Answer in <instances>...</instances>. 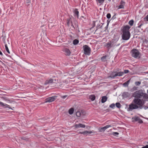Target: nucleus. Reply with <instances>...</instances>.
<instances>
[{
  "instance_id": "1",
  "label": "nucleus",
  "mask_w": 148,
  "mask_h": 148,
  "mask_svg": "<svg viewBox=\"0 0 148 148\" xmlns=\"http://www.w3.org/2000/svg\"><path fill=\"white\" fill-rule=\"evenodd\" d=\"M122 39L124 40H127L130 38V26H123L121 29Z\"/></svg>"
},
{
  "instance_id": "2",
  "label": "nucleus",
  "mask_w": 148,
  "mask_h": 148,
  "mask_svg": "<svg viewBox=\"0 0 148 148\" xmlns=\"http://www.w3.org/2000/svg\"><path fill=\"white\" fill-rule=\"evenodd\" d=\"M134 102L135 104L132 103L130 105V110L138 108V107L136 104L142 107L143 104L142 101L140 99L136 98L134 99Z\"/></svg>"
},
{
  "instance_id": "3",
  "label": "nucleus",
  "mask_w": 148,
  "mask_h": 148,
  "mask_svg": "<svg viewBox=\"0 0 148 148\" xmlns=\"http://www.w3.org/2000/svg\"><path fill=\"white\" fill-rule=\"evenodd\" d=\"M131 52L132 57L136 58H140V53L138 50L136 49H133L131 51Z\"/></svg>"
},
{
  "instance_id": "4",
  "label": "nucleus",
  "mask_w": 148,
  "mask_h": 148,
  "mask_svg": "<svg viewBox=\"0 0 148 148\" xmlns=\"http://www.w3.org/2000/svg\"><path fill=\"white\" fill-rule=\"evenodd\" d=\"M84 53L85 55H89L90 54L91 49L89 46L86 45L83 46Z\"/></svg>"
},
{
  "instance_id": "5",
  "label": "nucleus",
  "mask_w": 148,
  "mask_h": 148,
  "mask_svg": "<svg viewBox=\"0 0 148 148\" xmlns=\"http://www.w3.org/2000/svg\"><path fill=\"white\" fill-rule=\"evenodd\" d=\"M57 96H54L47 98L46 99L45 102H51L54 101L57 98Z\"/></svg>"
},
{
  "instance_id": "6",
  "label": "nucleus",
  "mask_w": 148,
  "mask_h": 148,
  "mask_svg": "<svg viewBox=\"0 0 148 148\" xmlns=\"http://www.w3.org/2000/svg\"><path fill=\"white\" fill-rule=\"evenodd\" d=\"M142 96V93L139 91H137L135 92L133 94V96L136 98H140Z\"/></svg>"
},
{
  "instance_id": "7",
  "label": "nucleus",
  "mask_w": 148,
  "mask_h": 148,
  "mask_svg": "<svg viewBox=\"0 0 148 148\" xmlns=\"http://www.w3.org/2000/svg\"><path fill=\"white\" fill-rule=\"evenodd\" d=\"M111 126L110 125H107L103 127H102L99 128L98 130L100 132H103L105 131V130L108 128L109 127H111Z\"/></svg>"
},
{
  "instance_id": "8",
  "label": "nucleus",
  "mask_w": 148,
  "mask_h": 148,
  "mask_svg": "<svg viewBox=\"0 0 148 148\" xmlns=\"http://www.w3.org/2000/svg\"><path fill=\"white\" fill-rule=\"evenodd\" d=\"M53 79L50 78L46 80L44 83L45 85H46L47 84H52L53 83Z\"/></svg>"
},
{
  "instance_id": "9",
  "label": "nucleus",
  "mask_w": 148,
  "mask_h": 148,
  "mask_svg": "<svg viewBox=\"0 0 148 148\" xmlns=\"http://www.w3.org/2000/svg\"><path fill=\"white\" fill-rule=\"evenodd\" d=\"M133 121H138L140 123H143V121L138 117L135 116L132 118Z\"/></svg>"
},
{
  "instance_id": "10",
  "label": "nucleus",
  "mask_w": 148,
  "mask_h": 148,
  "mask_svg": "<svg viewBox=\"0 0 148 148\" xmlns=\"http://www.w3.org/2000/svg\"><path fill=\"white\" fill-rule=\"evenodd\" d=\"M0 105L3 107L5 108H9L11 109L10 106L5 103H4L0 101Z\"/></svg>"
},
{
  "instance_id": "11",
  "label": "nucleus",
  "mask_w": 148,
  "mask_h": 148,
  "mask_svg": "<svg viewBox=\"0 0 148 148\" xmlns=\"http://www.w3.org/2000/svg\"><path fill=\"white\" fill-rule=\"evenodd\" d=\"M63 51L66 56H69L70 55L71 51L69 49L65 48L64 49Z\"/></svg>"
},
{
  "instance_id": "12",
  "label": "nucleus",
  "mask_w": 148,
  "mask_h": 148,
  "mask_svg": "<svg viewBox=\"0 0 148 148\" xmlns=\"http://www.w3.org/2000/svg\"><path fill=\"white\" fill-rule=\"evenodd\" d=\"M86 125H85L82 124L81 123H79L78 124H75L74 125V127L75 128H85Z\"/></svg>"
},
{
  "instance_id": "13",
  "label": "nucleus",
  "mask_w": 148,
  "mask_h": 148,
  "mask_svg": "<svg viewBox=\"0 0 148 148\" xmlns=\"http://www.w3.org/2000/svg\"><path fill=\"white\" fill-rule=\"evenodd\" d=\"M92 133V131H88L86 130L83 132H79V134H82L83 135H86L91 134Z\"/></svg>"
},
{
  "instance_id": "14",
  "label": "nucleus",
  "mask_w": 148,
  "mask_h": 148,
  "mask_svg": "<svg viewBox=\"0 0 148 148\" xmlns=\"http://www.w3.org/2000/svg\"><path fill=\"white\" fill-rule=\"evenodd\" d=\"M116 72H113L111 73L110 74V75L108 76V78H109L110 77L112 79H115L116 77Z\"/></svg>"
},
{
  "instance_id": "15",
  "label": "nucleus",
  "mask_w": 148,
  "mask_h": 148,
  "mask_svg": "<svg viewBox=\"0 0 148 148\" xmlns=\"http://www.w3.org/2000/svg\"><path fill=\"white\" fill-rule=\"evenodd\" d=\"M74 15L76 16L78 18H79V12L78 11V9L75 8L74 11Z\"/></svg>"
},
{
  "instance_id": "16",
  "label": "nucleus",
  "mask_w": 148,
  "mask_h": 148,
  "mask_svg": "<svg viewBox=\"0 0 148 148\" xmlns=\"http://www.w3.org/2000/svg\"><path fill=\"white\" fill-rule=\"evenodd\" d=\"M122 96L123 98H127L130 96V93L127 92H124L122 93Z\"/></svg>"
},
{
  "instance_id": "17",
  "label": "nucleus",
  "mask_w": 148,
  "mask_h": 148,
  "mask_svg": "<svg viewBox=\"0 0 148 148\" xmlns=\"http://www.w3.org/2000/svg\"><path fill=\"white\" fill-rule=\"evenodd\" d=\"M125 3L124 1H121L120 2V5L118 6V9L123 8H124V5Z\"/></svg>"
},
{
  "instance_id": "18",
  "label": "nucleus",
  "mask_w": 148,
  "mask_h": 148,
  "mask_svg": "<svg viewBox=\"0 0 148 148\" xmlns=\"http://www.w3.org/2000/svg\"><path fill=\"white\" fill-rule=\"evenodd\" d=\"M72 23L71 18V17L67 19L66 23L68 26H69L71 25V24H72Z\"/></svg>"
},
{
  "instance_id": "19",
  "label": "nucleus",
  "mask_w": 148,
  "mask_h": 148,
  "mask_svg": "<svg viewBox=\"0 0 148 148\" xmlns=\"http://www.w3.org/2000/svg\"><path fill=\"white\" fill-rule=\"evenodd\" d=\"M124 73L123 72H116V76H121L123 75Z\"/></svg>"
},
{
  "instance_id": "20",
  "label": "nucleus",
  "mask_w": 148,
  "mask_h": 148,
  "mask_svg": "<svg viewBox=\"0 0 148 148\" xmlns=\"http://www.w3.org/2000/svg\"><path fill=\"white\" fill-rule=\"evenodd\" d=\"M107 97L106 96H103L102 97L101 99V102L102 103H105L107 100Z\"/></svg>"
},
{
  "instance_id": "21",
  "label": "nucleus",
  "mask_w": 148,
  "mask_h": 148,
  "mask_svg": "<svg viewBox=\"0 0 148 148\" xmlns=\"http://www.w3.org/2000/svg\"><path fill=\"white\" fill-rule=\"evenodd\" d=\"M107 56H102L101 58V60L102 61V62H105L107 61Z\"/></svg>"
},
{
  "instance_id": "22",
  "label": "nucleus",
  "mask_w": 148,
  "mask_h": 148,
  "mask_svg": "<svg viewBox=\"0 0 148 148\" xmlns=\"http://www.w3.org/2000/svg\"><path fill=\"white\" fill-rule=\"evenodd\" d=\"M89 98L91 101H93L95 100V95H92L89 96Z\"/></svg>"
},
{
  "instance_id": "23",
  "label": "nucleus",
  "mask_w": 148,
  "mask_h": 148,
  "mask_svg": "<svg viewBox=\"0 0 148 148\" xmlns=\"http://www.w3.org/2000/svg\"><path fill=\"white\" fill-rule=\"evenodd\" d=\"M130 82V79L128 80L127 82H125L123 84V86L124 87H127L128 86Z\"/></svg>"
},
{
  "instance_id": "24",
  "label": "nucleus",
  "mask_w": 148,
  "mask_h": 148,
  "mask_svg": "<svg viewBox=\"0 0 148 148\" xmlns=\"http://www.w3.org/2000/svg\"><path fill=\"white\" fill-rule=\"evenodd\" d=\"M79 42V40L77 39H75L73 41V44L74 45H77Z\"/></svg>"
},
{
  "instance_id": "25",
  "label": "nucleus",
  "mask_w": 148,
  "mask_h": 148,
  "mask_svg": "<svg viewBox=\"0 0 148 148\" xmlns=\"http://www.w3.org/2000/svg\"><path fill=\"white\" fill-rule=\"evenodd\" d=\"M106 47L107 48L110 49L111 47V43L110 42H108L106 45Z\"/></svg>"
},
{
  "instance_id": "26",
  "label": "nucleus",
  "mask_w": 148,
  "mask_h": 148,
  "mask_svg": "<svg viewBox=\"0 0 148 148\" xmlns=\"http://www.w3.org/2000/svg\"><path fill=\"white\" fill-rule=\"evenodd\" d=\"M74 111V109L73 108H71L69 110V114H73V113Z\"/></svg>"
},
{
  "instance_id": "27",
  "label": "nucleus",
  "mask_w": 148,
  "mask_h": 148,
  "mask_svg": "<svg viewBox=\"0 0 148 148\" xmlns=\"http://www.w3.org/2000/svg\"><path fill=\"white\" fill-rule=\"evenodd\" d=\"M115 105H116V107L118 108H120L121 107V104L119 102L116 103Z\"/></svg>"
},
{
  "instance_id": "28",
  "label": "nucleus",
  "mask_w": 148,
  "mask_h": 148,
  "mask_svg": "<svg viewBox=\"0 0 148 148\" xmlns=\"http://www.w3.org/2000/svg\"><path fill=\"white\" fill-rule=\"evenodd\" d=\"M5 50H6V51L8 53H10V51H9V49L8 48V46H7V44H5Z\"/></svg>"
},
{
  "instance_id": "29",
  "label": "nucleus",
  "mask_w": 148,
  "mask_h": 148,
  "mask_svg": "<svg viewBox=\"0 0 148 148\" xmlns=\"http://www.w3.org/2000/svg\"><path fill=\"white\" fill-rule=\"evenodd\" d=\"M100 4H102L105 1V0H96Z\"/></svg>"
},
{
  "instance_id": "30",
  "label": "nucleus",
  "mask_w": 148,
  "mask_h": 148,
  "mask_svg": "<svg viewBox=\"0 0 148 148\" xmlns=\"http://www.w3.org/2000/svg\"><path fill=\"white\" fill-rule=\"evenodd\" d=\"M109 107L111 108L114 109L115 107V104L113 103H112L110 106Z\"/></svg>"
},
{
  "instance_id": "31",
  "label": "nucleus",
  "mask_w": 148,
  "mask_h": 148,
  "mask_svg": "<svg viewBox=\"0 0 148 148\" xmlns=\"http://www.w3.org/2000/svg\"><path fill=\"white\" fill-rule=\"evenodd\" d=\"M76 115L77 116L80 117L81 115V114L80 112H77L76 113Z\"/></svg>"
},
{
  "instance_id": "32",
  "label": "nucleus",
  "mask_w": 148,
  "mask_h": 148,
  "mask_svg": "<svg viewBox=\"0 0 148 148\" xmlns=\"http://www.w3.org/2000/svg\"><path fill=\"white\" fill-rule=\"evenodd\" d=\"M111 14L110 13H108L106 15V17L107 18H108L109 19L111 18Z\"/></svg>"
},
{
  "instance_id": "33",
  "label": "nucleus",
  "mask_w": 148,
  "mask_h": 148,
  "mask_svg": "<svg viewBox=\"0 0 148 148\" xmlns=\"http://www.w3.org/2000/svg\"><path fill=\"white\" fill-rule=\"evenodd\" d=\"M112 134L114 136H117V135H119V133L118 132H113L112 133Z\"/></svg>"
},
{
  "instance_id": "34",
  "label": "nucleus",
  "mask_w": 148,
  "mask_h": 148,
  "mask_svg": "<svg viewBox=\"0 0 148 148\" xmlns=\"http://www.w3.org/2000/svg\"><path fill=\"white\" fill-rule=\"evenodd\" d=\"M134 23V21L133 20H130V26H132Z\"/></svg>"
},
{
  "instance_id": "35",
  "label": "nucleus",
  "mask_w": 148,
  "mask_h": 148,
  "mask_svg": "<svg viewBox=\"0 0 148 148\" xmlns=\"http://www.w3.org/2000/svg\"><path fill=\"white\" fill-rule=\"evenodd\" d=\"M101 27H102V26H101L100 24H98L97 25L96 28H97L99 29V28H101Z\"/></svg>"
},
{
  "instance_id": "36",
  "label": "nucleus",
  "mask_w": 148,
  "mask_h": 148,
  "mask_svg": "<svg viewBox=\"0 0 148 148\" xmlns=\"http://www.w3.org/2000/svg\"><path fill=\"white\" fill-rule=\"evenodd\" d=\"M135 84L136 85L139 86L141 82H136Z\"/></svg>"
},
{
  "instance_id": "37",
  "label": "nucleus",
  "mask_w": 148,
  "mask_h": 148,
  "mask_svg": "<svg viewBox=\"0 0 148 148\" xmlns=\"http://www.w3.org/2000/svg\"><path fill=\"white\" fill-rule=\"evenodd\" d=\"M124 73L126 74L129 72V71L128 70H124V72H123Z\"/></svg>"
},
{
  "instance_id": "38",
  "label": "nucleus",
  "mask_w": 148,
  "mask_h": 148,
  "mask_svg": "<svg viewBox=\"0 0 148 148\" xmlns=\"http://www.w3.org/2000/svg\"><path fill=\"white\" fill-rule=\"evenodd\" d=\"M67 95L62 96L61 97V98L63 99H64L67 97Z\"/></svg>"
},
{
  "instance_id": "39",
  "label": "nucleus",
  "mask_w": 148,
  "mask_h": 148,
  "mask_svg": "<svg viewBox=\"0 0 148 148\" xmlns=\"http://www.w3.org/2000/svg\"><path fill=\"white\" fill-rule=\"evenodd\" d=\"M95 21H93V26L91 28H92L95 27Z\"/></svg>"
},
{
  "instance_id": "40",
  "label": "nucleus",
  "mask_w": 148,
  "mask_h": 148,
  "mask_svg": "<svg viewBox=\"0 0 148 148\" xmlns=\"http://www.w3.org/2000/svg\"><path fill=\"white\" fill-rule=\"evenodd\" d=\"M141 148H148V145H146L145 146L142 147Z\"/></svg>"
},
{
  "instance_id": "41",
  "label": "nucleus",
  "mask_w": 148,
  "mask_h": 148,
  "mask_svg": "<svg viewBox=\"0 0 148 148\" xmlns=\"http://www.w3.org/2000/svg\"><path fill=\"white\" fill-rule=\"evenodd\" d=\"M145 19L146 20V21H148V15L146 16L145 18Z\"/></svg>"
},
{
  "instance_id": "42",
  "label": "nucleus",
  "mask_w": 148,
  "mask_h": 148,
  "mask_svg": "<svg viewBox=\"0 0 148 148\" xmlns=\"http://www.w3.org/2000/svg\"><path fill=\"white\" fill-rule=\"evenodd\" d=\"M115 18H116L115 15H114L112 16V19H115Z\"/></svg>"
},
{
  "instance_id": "43",
  "label": "nucleus",
  "mask_w": 148,
  "mask_h": 148,
  "mask_svg": "<svg viewBox=\"0 0 148 148\" xmlns=\"http://www.w3.org/2000/svg\"><path fill=\"white\" fill-rule=\"evenodd\" d=\"M0 55L1 56H3V53H2V52H1V50H0Z\"/></svg>"
},
{
  "instance_id": "44",
  "label": "nucleus",
  "mask_w": 148,
  "mask_h": 148,
  "mask_svg": "<svg viewBox=\"0 0 148 148\" xmlns=\"http://www.w3.org/2000/svg\"><path fill=\"white\" fill-rule=\"evenodd\" d=\"M143 25V24H140V25H138V27H139V28H140V27H141V25Z\"/></svg>"
},
{
  "instance_id": "45",
  "label": "nucleus",
  "mask_w": 148,
  "mask_h": 148,
  "mask_svg": "<svg viewBox=\"0 0 148 148\" xmlns=\"http://www.w3.org/2000/svg\"><path fill=\"white\" fill-rule=\"evenodd\" d=\"M71 25L72 27L73 28H74V26L72 24H72H71Z\"/></svg>"
},
{
  "instance_id": "46",
  "label": "nucleus",
  "mask_w": 148,
  "mask_h": 148,
  "mask_svg": "<svg viewBox=\"0 0 148 148\" xmlns=\"http://www.w3.org/2000/svg\"><path fill=\"white\" fill-rule=\"evenodd\" d=\"M130 110V105H129V107L128 108V110Z\"/></svg>"
},
{
  "instance_id": "47",
  "label": "nucleus",
  "mask_w": 148,
  "mask_h": 148,
  "mask_svg": "<svg viewBox=\"0 0 148 148\" xmlns=\"http://www.w3.org/2000/svg\"><path fill=\"white\" fill-rule=\"evenodd\" d=\"M81 17L83 18H84V16H81Z\"/></svg>"
},
{
  "instance_id": "48",
  "label": "nucleus",
  "mask_w": 148,
  "mask_h": 148,
  "mask_svg": "<svg viewBox=\"0 0 148 148\" xmlns=\"http://www.w3.org/2000/svg\"><path fill=\"white\" fill-rule=\"evenodd\" d=\"M98 29L97 28V29L95 31V32Z\"/></svg>"
},
{
  "instance_id": "49",
  "label": "nucleus",
  "mask_w": 148,
  "mask_h": 148,
  "mask_svg": "<svg viewBox=\"0 0 148 148\" xmlns=\"http://www.w3.org/2000/svg\"><path fill=\"white\" fill-rule=\"evenodd\" d=\"M25 138V137H23V138H22V139H25V138Z\"/></svg>"
},
{
  "instance_id": "50",
  "label": "nucleus",
  "mask_w": 148,
  "mask_h": 148,
  "mask_svg": "<svg viewBox=\"0 0 148 148\" xmlns=\"http://www.w3.org/2000/svg\"><path fill=\"white\" fill-rule=\"evenodd\" d=\"M128 23L130 24V21L128 22Z\"/></svg>"
},
{
  "instance_id": "51",
  "label": "nucleus",
  "mask_w": 148,
  "mask_h": 148,
  "mask_svg": "<svg viewBox=\"0 0 148 148\" xmlns=\"http://www.w3.org/2000/svg\"><path fill=\"white\" fill-rule=\"evenodd\" d=\"M49 148H52V147H50Z\"/></svg>"
},
{
  "instance_id": "52",
  "label": "nucleus",
  "mask_w": 148,
  "mask_h": 148,
  "mask_svg": "<svg viewBox=\"0 0 148 148\" xmlns=\"http://www.w3.org/2000/svg\"><path fill=\"white\" fill-rule=\"evenodd\" d=\"M109 23H107V25H108V24Z\"/></svg>"
},
{
  "instance_id": "53",
  "label": "nucleus",
  "mask_w": 148,
  "mask_h": 148,
  "mask_svg": "<svg viewBox=\"0 0 148 148\" xmlns=\"http://www.w3.org/2000/svg\"><path fill=\"white\" fill-rule=\"evenodd\" d=\"M147 92L148 93V90H147Z\"/></svg>"
},
{
  "instance_id": "54",
  "label": "nucleus",
  "mask_w": 148,
  "mask_h": 148,
  "mask_svg": "<svg viewBox=\"0 0 148 148\" xmlns=\"http://www.w3.org/2000/svg\"><path fill=\"white\" fill-rule=\"evenodd\" d=\"M147 143L148 144V142H147Z\"/></svg>"
},
{
  "instance_id": "55",
  "label": "nucleus",
  "mask_w": 148,
  "mask_h": 148,
  "mask_svg": "<svg viewBox=\"0 0 148 148\" xmlns=\"http://www.w3.org/2000/svg\"><path fill=\"white\" fill-rule=\"evenodd\" d=\"M0 62H1V61L0 60Z\"/></svg>"
}]
</instances>
